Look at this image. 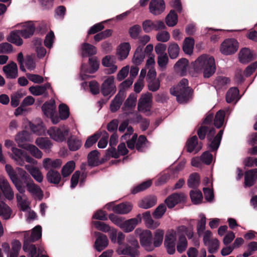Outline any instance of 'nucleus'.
<instances>
[{
	"label": "nucleus",
	"mask_w": 257,
	"mask_h": 257,
	"mask_svg": "<svg viewBox=\"0 0 257 257\" xmlns=\"http://www.w3.org/2000/svg\"><path fill=\"white\" fill-rule=\"evenodd\" d=\"M215 70L214 58L211 56L203 54L198 57L192 63V68L190 70L189 74L193 77H197L202 73L204 78H209L214 74Z\"/></svg>",
	"instance_id": "nucleus-1"
},
{
	"label": "nucleus",
	"mask_w": 257,
	"mask_h": 257,
	"mask_svg": "<svg viewBox=\"0 0 257 257\" xmlns=\"http://www.w3.org/2000/svg\"><path fill=\"white\" fill-rule=\"evenodd\" d=\"M5 170L17 190L20 193L24 194L25 192V188L20 183L18 174L21 178L26 181L30 178V175L22 168L17 167L15 169L10 164H6L5 165Z\"/></svg>",
	"instance_id": "nucleus-2"
},
{
	"label": "nucleus",
	"mask_w": 257,
	"mask_h": 257,
	"mask_svg": "<svg viewBox=\"0 0 257 257\" xmlns=\"http://www.w3.org/2000/svg\"><path fill=\"white\" fill-rule=\"evenodd\" d=\"M191 91L188 80L185 78L182 79L177 86L171 88L170 90L171 94L175 96L180 103H185L189 99Z\"/></svg>",
	"instance_id": "nucleus-3"
},
{
	"label": "nucleus",
	"mask_w": 257,
	"mask_h": 257,
	"mask_svg": "<svg viewBox=\"0 0 257 257\" xmlns=\"http://www.w3.org/2000/svg\"><path fill=\"white\" fill-rule=\"evenodd\" d=\"M128 243L124 245H120L116 250L119 255L124 254L130 255L132 257H138L139 255L138 248L139 244L138 240L132 236H130L127 238Z\"/></svg>",
	"instance_id": "nucleus-4"
},
{
	"label": "nucleus",
	"mask_w": 257,
	"mask_h": 257,
	"mask_svg": "<svg viewBox=\"0 0 257 257\" xmlns=\"http://www.w3.org/2000/svg\"><path fill=\"white\" fill-rule=\"evenodd\" d=\"M135 233L137 235L139 236L141 245L146 250L151 251L155 249L151 231L138 228L135 230Z\"/></svg>",
	"instance_id": "nucleus-5"
},
{
	"label": "nucleus",
	"mask_w": 257,
	"mask_h": 257,
	"mask_svg": "<svg viewBox=\"0 0 257 257\" xmlns=\"http://www.w3.org/2000/svg\"><path fill=\"white\" fill-rule=\"evenodd\" d=\"M47 133L54 141L60 143L66 140V138L69 134V129L66 125H62L59 127L53 126L48 130Z\"/></svg>",
	"instance_id": "nucleus-6"
},
{
	"label": "nucleus",
	"mask_w": 257,
	"mask_h": 257,
	"mask_svg": "<svg viewBox=\"0 0 257 257\" xmlns=\"http://www.w3.org/2000/svg\"><path fill=\"white\" fill-rule=\"evenodd\" d=\"M238 43L233 38L226 39L221 44L220 51L224 55H230L234 54L238 50Z\"/></svg>",
	"instance_id": "nucleus-7"
},
{
	"label": "nucleus",
	"mask_w": 257,
	"mask_h": 257,
	"mask_svg": "<svg viewBox=\"0 0 257 257\" xmlns=\"http://www.w3.org/2000/svg\"><path fill=\"white\" fill-rule=\"evenodd\" d=\"M142 27L144 31L148 33L153 31H159L164 30L166 26L162 21H153L151 20H146L142 23Z\"/></svg>",
	"instance_id": "nucleus-8"
},
{
	"label": "nucleus",
	"mask_w": 257,
	"mask_h": 257,
	"mask_svg": "<svg viewBox=\"0 0 257 257\" xmlns=\"http://www.w3.org/2000/svg\"><path fill=\"white\" fill-rule=\"evenodd\" d=\"M89 64L91 67L89 69H87L86 65L84 64L81 66L80 75L82 80L87 79L88 77V74L94 73L99 68V61L96 57L90 58Z\"/></svg>",
	"instance_id": "nucleus-9"
},
{
	"label": "nucleus",
	"mask_w": 257,
	"mask_h": 257,
	"mask_svg": "<svg viewBox=\"0 0 257 257\" xmlns=\"http://www.w3.org/2000/svg\"><path fill=\"white\" fill-rule=\"evenodd\" d=\"M114 77L109 76L105 77L101 85V92L103 95H112L116 91Z\"/></svg>",
	"instance_id": "nucleus-10"
},
{
	"label": "nucleus",
	"mask_w": 257,
	"mask_h": 257,
	"mask_svg": "<svg viewBox=\"0 0 257 257\" xmlns=\"http://www.w3.org/2000/svg\"><path fill=\"white\" fill-rule=\"evenodd\" d=\"M152 95L150 93L142 94L139 100L138 110L142 112L149 111L152 107Z\"/></svg>",
	"instance_id": "nucleus-11"
},
{
	"label": "nucleus",
	"mask_w": 257,
	"mask_h": 257,
	"mask_svg": "<svg viewBox=\"0 0 257 257\" xmlns=\"http://www.w3.org/2000/svg\"><path fill=\"white\" fill-rule=\"evenodd\" d=\"M26 189L31 195L38 199L41 200L43 197V192L41 188L36 184L30 177L28 180L26 182Z\"/></svg>",
	"instance_id": "nucleus-12"
},
{
	"label": "nucleus",
	"mask_w": 257,
	"mask_h": 257,
	"mask_svg": "<svg viewBox=\"0 0 257 257\" xmlns=\"http://www.w3.org/2000/svg\"><path fill=\"white\" fill-rule=\"evenodd\" d=\"M208 134L207 136V139L210 142V147L212 150H216L219 146L221 138L223 133V130H220L217 135L212 140L213 137L214 136L215 133V130L214 128H211L209 130H208Z\"/></svg>",
	"instance_id": "nucleus-13"
},
{
	"label": "nucleus",
	"mask_w": 257,
	"mask_h": 257,
	"mask_svg": "<svg viewBox=\"0 0 257 257\" xmlns=\"http://www.w3.org/2000/svg\"><path fill=\"white\" fill-rule=\"evenodd\" d=\"M137 95L135 93L130 94L122 107L123 113L127 116L133 114L136 105Z\"/></svg>",
	"instance_id": "nucleus-14"
},
{
	"label": "nucleus",
	"mask_w": 257,
	"mask_h": 257,
	"mask_svg": "<svg viewBox=\"0 0 257 257\" xmlns=\"http://www.w3.org/2000/svg\"><path fill=\"white\" fill-rule=\"evenodd\" d=\"M149 11L154 16H158L163 13L165 10L164 0H151L149 4Z\"/></svg>",
	"instance_id": "nucleus-15"
},
{
	"label": "nucleus",
	"mask_w": 257,
	"mask_h": 257,
	"mask_svg": "<svg viewBox=\"0 0 257 257\" xmlns=\"http://www.w3.org/2000/svg\"><path fill=\"white\" fill-rule=\"evenodd\" d=\"M24 235V241L34 242L39 239L42 236V227L40 225L35 226L32 230L31 233L28 231L23 232Z\"/></svg>",
	"instance_id": "nucleus-16"
},
{
	"label": "nucleus",
	"mask_w": 257,
	"mask_h": 257,
	"mask_svg": "<svg viewBox=\"0 0 257 257\" xmlns=\"http://www.w3.org/2000/svg\"><path fill=\"white\" fill-rule=\"evenodd\" d=\"M94 234L97 236V238L94 242V248L97 251L100 252L108 245V240L105 235L99 232L95 231Z\"/></svg>",
	"instance_id": "nucleus-17"
},
{
	"label": "nucleus",
	"mask_w": 257,
	"mask_h": 257,
	"mask_svg": "<svg viewBox=\"0 0 257 257\" xmlns=\"http://www.w3.org/2000/svg\"><path fill=\"white\" fill-rule=\"evenodd\" d=\"M12 153H9L11 158L15 163L20 166H23L25 164L24 156L25 152L21 149L16 147L11 148Z\"/></svg>",
	"instance_id": "nucleus-18"
},
{
	"label": "nucleus",
	"mask_w": 257,
	"mask_h": 257,
	"mask_svg": "<svg viewBox=\"0 0 257 257\" xmlns=\"http://www.w3.org/2000/svg\"><path fill=\"white\" fill-rule=\"evenodd\" d=\"M131 47L129 43H120L116 49V55L119 60L125 59L128 56Z\"/></svg>",
	"instance_id": "nucleus-19"
},
{
	"label": "nucleus",
	"mask_w": 257,
	"mask_h": 257,
	"mask_svg": "<svg viewBox=\"0 0 257 257\" xmlns=\"http://www.w3.org/2000/svg\"><path fill=\"white\" fill-rule=\"evenodd\" d=\"M0 188L7 199L10 200L13 199L14 193L10 184L6 179L3 177L0 180Z\"/></svg>",
	"instance_id": "nucleus-20"
},
{
	"label": "nucleus",
	"mask_w": 257,
	"mask_h": 257,
	"mask_svg": "<svg viewBox=\"0 0 257 257\" xmlns=\"http://www.w3.org/2000/svg\"><path fill=\"white\" fill-rule=\"evenodd\" d=\"M62 164V161L59 159H52L46 158L43 160L42 166L46 170H55L59 168Z\"/></svg>",
	"instance_id": "nucleus-21"
},
{
	"label": "nucleus",
	"mask_w": 257,
	"mask_h": 257,
	"mask_svg": "<svg viewBox=\"0 0 257 257\" xmlns=\"http://www.w3.org/2000/svg\"><path fill=\"white\" fill-rule=\"evenodd\" d=\"M3 71L9 79H15L18 76V66L16 63L11 62L3 67Z\"/></svg>",
	"instance_id": "nucleus-22"
},
{
	"label": "nucleus",
	"mask_w": 257,
	"mask_h": 257,
	"mask_svg": "<svg viewBox=\"0 0 257 257\" xmlns=\"http://www.w3.org/2000/svg\"><path fill=\"white\" fill-rule=\"evenodd\" d=\"M18 26L22 28V29L20 30L21 35L25 38H28L32 36L35 31V27L31 22L22 23L18 25Z\"/></svg>",
	"instance_id": "nucleus-23"
},
{
	"label": "nucleus",
	"mask_w": 257,
	"mask_h": 257,
	"mask_svg": "<svg viewBox=\"0 0 257 257\" xmlns=\"http://www.w3.org/2000/svg\"><path fill=\"white\" fill-rule=\"evenodd\" d=\"M185 195L183 193H174L168 196L165 200V202L168 208L174 207L176 204L183 201Z\"/></svg>",
	"instance_id": "nucleus-24"
},
{
	"label": "nucleus",
	"mask_w": 257,
	"mask_h": 257,
	"mask_svg": "<svg viewBox=\"0 0 257 257\" xmlns=\"http://www.w3.org/2000/svg\"><path fill=\"white\" fill-rule=\"evenodd\" d=\"M137 217L140 218L139 221L138 218H134L126 220H123L120 228L125 232H130L133 231L139 221H141V214H138Z\"/></svg>",
	"instance_id": "nucleus-25"
},
{
	"label": "nucleus",
	"mask_w": 257,
	"mask_h": 257,
	"mask_svg": "<svg viewBox=\"0 0 257 257\" xmlns=\"http://www.w3.org/2000/svg\"><path fill=\"white\" fill-rule=\"evenodd\" d=\"M239 61L242 63H246L255 58V53L247 48L242 49L239 54Z\"/></svg>",
	"instance_id": "nucleus-26"
},
{
	"label": "nucleus",
	"mask_w": 257,
	"mask_h": 257,
	"mask_svg": "<svg viewBox=\"0 0 257 257\" xmlns=\"http://www.w3.org/2000/svg\"><path fill=\"white\" fill-rule=\"evenodd\" d=\"M142 216L145 224L148 228L155 229L160 226V222L159 221L154 220L153 219L149 211L143 213Z\"/></svg>",
	"instance_id": "nucleus-27"
},
{
	"label": "nucleus",
	"mask_w": 257,
	"mask_h": 257,
	"mask_svg": "<svg viewBox=\"0 0 257 257\" xmlns=\"http://www.w3.org/2000/svg\"><path fill=\"white\" fill-rule=\"evenodd\" d=\"M25 168L28 171L32 177L38 183L43 180V176L40 170L37 167L26 165Z\"/></svg>",
	"instance_id": "nucleus-28"
},
{
	"label": "nucleus",
	"mask_w": 257,
	"mask_h": 257,
	"mask_svg": "<svg viewBox=\"0 0 257 257\" xmlns=\"http://www.w3.org/2000/svg\"><path fill=\"white\" fill-rule=\"evenodd\" d=\"M118 130L121 133L124 132L125 130L126 131L124 134L121 137V140L122 141L127 140L134 132L133 127L131 126L128 125V120L127 119L121 123L119 126Z\"/></svg>",
	"instance_id": "nucleus-29"
},
{
	"label": "nucleus",
	"mask_w": 257,
	"mask_h": 257,
	"mask_svg": "<svg viewBox=\"0 0 257 257\" xmlns=\"http://www.w3.org/2000/svg\"><path fill=\"white\" fill-rule=\"evenodd\" d=\"M157 203V198L154 196H149L144 198L138 203L142 208L148 209L154 206Z\"/></svg>",
	"instance_id": "nucleus-30"
},
{
	"label": "nucleus",
	"mask_w": 257,
	"mask_h": 257,
	"mask_svg": "<svg viewBox=\"0 0 257 257\" xmlns=\"http://www.w3.org/2000/svg\"><path fill=\"white\" fill-rule=\"evenodd\" d=\"M175 70L181 75H185L188 68V61L185 58L180 59L175 65Z\"/></svg>",
	"instance_id": "nucleus-31"
},
{
	"label": "nucleus",
	"mask_w": 257,
	"mask_h": 257,
	"mask_svg": "<svg viewBox=\"0 0 257 257\" xmlns=\"http://www.w3.org/2000/svg\"><path fill=\"white\" fill-rule=\"evenodd\" d=\"M245 187L251 186L257 178V169H254L247 171L245 174Z\"/></svg>",
	"instance_id": "nucleus-32"
},
{
	"label": "nucleus",
	"mask_w": 257,
	"mask_h": 257,
	"mask_svg": "<svg viewBox=\"0 0 257 257\" xmlns=\"http://www.w3.org/2000/svg\"><path fill=\"white\" fill-rule=\"evenodd\" d=\"M51 88L50 84L47 83L44 85L31 86L29 91L34 95L39 96L45 94L48 89Z\"/></svg>",
	"instance_id": "nucleus-33"
},
{
	"label": "nucleus",
	"mask_w": 257,
	"mask_h": 257,
	"mask_svg": "<svg viewBox=\"0 0 257 257\" xmlns=\"http://www.w3.org/2000/svg\"><path fill=\"white\" fill-rule=\"evenodd\" d=\"M133 205L130 202H124L115 206L113 212L120 214H125L129 213L132 209Z\"/></svg>",
	"instance_id": "nucleus-34"
},
{
	"label": "nucleus",
	"mask_w": 257,
	"mask_h": 257,
	"mask_svg": "<svg viewBox=\"0 0 257 257\" xmlns=\"http://www.w3.org/2000/svg\"><path fill=\"white\" fill-rule=\"evenodd\" d=\"M42 110L44 114L48 117L53 116L55 113L56 106L54 100H51L48 102L45 103L42 107Z\"/></svg>",
	"instance_id": "nucleus-35"
},
{
	"label": "nucleus",
	"mask_w": 257,
	"mask_h": 257,
	"mask_svg": "<svg viewBox=\"0 0 257 257\" xmlns=\"http://www.w3.org/2000/svg\"><path fill=\"white\" fill-rule=\"evenodd\" d=\"M81 54L83 57L91 56L97 53L96 48L88 43H84L81 46Z\"/></svg>",
	"instance_id": "nucleus-36"
},
{
	"label": "nucleus",
	"mask_w": 257,
	"mask_h": 257,
	"mask_svg": "<svg viewBox=\"0 0 257 257\" xmlns=\"http://www.w3.org/2000/svg\"><path fill=\"white\" fill-rule=\"evenodd\" d=\"M124 99V94L122 93H118L110 103V109L111 111L115 112L118 110Z\"/></svg>",
	"instance_id": "nucleus-37"
},
{
	"label": "nucleus",
	"mask_w": 257,
	"mask_h": 257,
	"mask_svg": "<svg viewBox=\"0 0 257 257\" xmlns=\"http://www.w3.org/2000/svg\"><path fill=\"white\" fill-rule=\"evenodd\" d=\"M31 242L27 241V240L24 241L23 248L25 252L29 253L30 257H39L37 253V248L35 245L30 244ZM41 257H48L46 255H42Z\"/></svg>",
	"instance_id": "nucleus-38"
},
{
	"label": "nucleus",
	"mask_w": 257,
	"mask_h": 257,
	"mask_svg": "<svg viewBox=\"0 0 257 257\" xmlns=\"http://www.w3.org/2000/svg\"><path fill=\"white\" fill-rule=\"evenodd\" d=\"M46 178L49 183L55 184H58L61 179L60 173L55 170H49L47 173Z\"/></svg>",
	"instance_id": "nucleus-39"
},
{
	"label": "nucleus",
	"mask_w": 257,
	"mask_h": 257,
	"mask_svg": "<svg viewBox=\"0 0 257 257\" xmlns=\"http://www.w3.org/2000/svg\"><path fill=\"white\" fill-rule=\"evenodd\" d=\"M239 91L236 87H232L229 89L226 95V100L228 103H236L240 98L238 96Z\"/></svg>",
	"instance_id": "nucleus-40"
},
{
	"label": "nucleus",
	"mask_w": 257,
	"mask_h": 257,
	"mask_svg": "<svg viewBox=\"0 0 257 257\" xmlns=\"http://www.w3.org/2000/svg\"><path fill=\"white\" fill-rule=\"evenodd\" d=\"M187 148L188 152L191 153L194 151L197 152L201 149V147L198 145V139L196 136H193L189 139L187 142Z\"/></svg>",
	"instance_id": "nucleus-41"
},
{
	"label": "nucleus",
	"mask_w": 257,
	"mask_h": 257,
	"mask_svg": "<svg viewBox=\"0 0 257 257\" xmlns=\"http://www.w3.org/2000/svg\"><path fill=\"white\" fill-rule=\"evenodd\" d=\"M164 236V230L157 229L154 232L153 244L154 247H158L162 244Z\"/></svg>",
	"instance_id": "nucleus-42"
},
{
	"label": "nucleus",
	"mask_w": 257,
	"mask_h": 257,
	"mask_svg": "<svg viewBox=\"0 0 257 257\" xmlns=\"http://www.w3.org/2000/svg\"><path fill=\"white\" fill-rule=\"evenodd\" d=\"M21 31L20 30L14 31L11 33L8 38V41L15 44L17 46H21L23 44V40L21 38Z\"/></svg>",
	"instance_id": "nucleus-43"
},
{
	"label": "nucleus",
	"mask_w": 257,
	"mask_h": 257,
	"mask_svg": "<svg viewBox=\"0 0 257 257\" xmlns=\"http://www.w3.org/2000/svg\"><path fill=\"white\" fill-rule=\"evenodd\" d=\"M194 46V40L192 38H185L183 44V50L185 53L191 55L193 53Z\"/></svg>",
	"instance_id": "nucleus-44"
},
{
	"label": "nucleus",
	"mask_w": 257,
	"mask_h": 257,
	"mask_svg": "<svg viewBox=\"0 0 257 257\" xmlns=\"http://www.w3.org/2000/svg\"><path fill=\"white\" fill-rule=\"evenodd\" d=\"M142 47H138L134 53V57L132 59V62L135 65H138L141 64L143 61L145 55L143 53Z\"/></svg>",
	"instance_id": "nucleus-45"
},
{
	"label": "nucleus",
	"mask_w": 257,
	"mask_h": 257,
	"mask_svg": "<svg viewBox=\"0 0 257 257\" xmlns=\"http://www.w3.org/2000/svg\"><path fill=\"white\" fill-rule=\"evenodd\" d=\"M67 143L69 149L72 151L78 150L82 145L81 141L73 136L69 137Z\"/></svg>",
	"instance_id": "nucleus-46"
},
{
	"label": "nucleus",
	"mask_w": 257,
	"mask_h": 257,
	"mask_svg": "<svg viewBox=\"0 0 257 257\" xmlns=\"http://www.w3.org/2000/svg\"><path fill=\"white\" fill-rule=\"evenodd\" d=\"M12 214V210L9 206L3 201H0V216L4 219H8Z\"/></svg>",
	"instance_id": "nucleus-47"
},
{
	"label": "nucleus",
	"mask_w": 257,
	"mask_h": 257,
	"mask_svg": "<svg viewBox=\"0 0 257 257\" xmlns=\"http://www.w3.org/2000/svg\"><path fill=\"white\" fill-rule=\"evenodd\" d=\"M12 214V210L9 206L3 201H0V216L4 219H8Z\"/></svg>",
	"instance_id": "nucleus-48"
},
{
	"label": "nucleus",
	"mask_w": 257,
	"mask_h": 257,
	"mask_svg": "<svg viewBox=\"0 0 257 257\" xmlns=\"http://www.w3.org/2000/svg\"><path fill=\"white\" fill-rule=\"evenodd\" d=\"M23 148L28 151L34 157L37 159H41L42 157V152L34 145H27Z\"/></svg>",
	"instance_id": "nucleus-49"
},
{
	"label": "nucleus",
	"mask_w": 257,
	"mask_h": 257,
	"mask_svg": "<svg viewBox=\"0 0 257 257\" xmlns=\"http://www.w3.org/2000/svg\"><path fill=\"white\" fill-rule=\"evenodd\" d=\"M178 235L185 236L186 235L189 239L192 238L193 236V230L192 227L187 228L182 225L178 227L177 229Z\"/></svg>",
	"instance_id": "nucleus-50"
},
{
	"label": "nucleus",
	"mask_w": 257,
	"mask_h": 257,
	"mask_svg": "<svg viewBox=\"0 0 257 257\" xmlns=\"http://www.w3.org/2000/svg\"><path fill=\"white\" fill-rule=\"evenodd\" d=\"M171 173V171L170 170H166L160 173L158 176L155 185L156 186H160L166 183L170 179Z\"/></svg>",
	"instance_id": "nucleus-51"
},
{
	"label": "nucleus",
	"mask_w": 257,
	"mask_h": 257,
	"mask_svg": "<svg viewBox=\"0 0 257 257\" xmlns=\"http://www.w3.org/2000/svg\"><path fill=\"white\" fill-rule=\"evenodd\" d=\"M15 141L18 144L19 147L23 148V144L26 141H29V134L26 131H23L19 133L15 137Z\"/></svg>",
	"instance_id": "nucleus-52"
},
{
	"label": "nucleus",
	"mask_w": 257,
	"mask_h": 257,
	"mask_svg": "<svg viewBox=\"0 0 257 257\" xmlns=\"http://www.w3.org/2000/svg\"><path fill=\"white\" fill-rule=\"evenodd\" d=\"M75 164L73 161L68 162L62 168V175L64 177H66L70 175L75 169Z\"/></svg>",
	"instance_id": "nucleus-53"
},
{
	"label": "nucleus",
	"mask_w": 257,
	"mask_h": 257,
	"mask_svg": "<svg viewBox=\"0 0 257 257\" xmlns=\"http://www.w3.org/2000/svg\"><path fill=\"white\" fill-rule=\"evenodd\" d=\"M168 51L171 59H176L178 56L180 48L177 43L172 42L170 43Z\"/></svg>",
	"instance_id": "nucleus-54"
},
{
	"label": "nucleus",
	"mask_w": 257,
	"mask_h": 257,
	"mask_svg": "<svg viewBox=\"0 0 257 257\" xmlns=\"http://www.w3.org/2000/svg\"><path fill=\"white\" fill-rule=\"evenodd\" d=\"M204 243L205 245L207 246L208 252L211 253H213L217 251L219 244V241L216 238L212 239Z\"/></svg>",
	"instance_id": "nucleus-55"
},
{
	"label": "nucleus",
	"mask_w": 257,
	"mask_h": 257,
	"mask_svg": "<svg viewBox=\"0 0 257 257\" xmlns=\"http://www.w3.org/2000/svg\"><path fill=\"white\" fill-rule=\"evenodd\" d=\"M36 144L41 149L47 150L52 146L51 141L48 138H39L35 142Z\"/></svg>",
	"instance_id": "nucleus-56"
},
{
	"label": "nucleus",
	"mask_w": 257,
	"mask_h": 257,
	"mask_svg": "<svg viewBox=\"0 0 257 257\" xmlns=\"http://www.w3.org/2000/svg\"><path fill=\"white\" fill-rule=\"evenodd\" d=\"M178 17L174 10H171L166 18V23L169 27H173L176 25Z\"/></svg>",
	"instance_id": "nucleus-57"
},
{
	"label": "nucleus",
	"mask_w": 257,
	"mask_h": 257,
	"mask_svg": "<svg viewBox=\"0 0 257 257\" xmlns=\"http://www.w3.org/2000/svg\"><path fill=\"white\" fill-rule=\"evenodd\" d=\"M178 236L179 239L177 243V250L179 253H182L186 249L188 242L185 236Z\"/></svg>",
	"instance_id": "nucleus-58"
},
{
	"label": "nucleus",
	"mask_w": 257,
	"mask_h": 257,
	"mask_svg": "<svg viewBox=\"0 0 257 257\" xmlns=\"http://www.w3.org/2000/svg\"><path fill=\"white\" fill-rule=\"evenodd\" d=\"M99 153L96 150L91 152L88 155V163L90 166H95L98 165Z\"/></svg>",
	"instance_id": "nucleus-59"
},
{
	"label": "nucleus",
	"mask_w": 257,
	"mask_h": 257,
	"mask_svg": "<svg viewBox=\"0 0 257 257\" xmlns=\"http://www.w3.org/2000/svg\"><path fill=\"white\" fill-rule=\"evenodd\" d=\"M225 117V112L223 110H219L215 115L214 124L217 128H220L222 125Z\"/></svg>",
	"instance_id": "nucleus-60"
},
{
	"label": "nucleus",
	"mask_w": 257,
	"mask_h": 257,
	"mask_svg": "<svg viewBox=\"0 0 257 257\" xmlns=\"http://www.w3.org/2000/svg\"><path fill=\"white\" fill-rule=\"evenodd\" d=\"M190 195L194 204H197L201 202L203 197L200 191L198 190H191L190 192Z\"/></svg>",
	"instance_id": "nucleus-61"
},
{
	"label": "nucleus",
	"mask_w": 257,
	"mask_h": 257,
	"mask_svg": "<svg viewBox=\"0 0 257 257\" xmlns=\"http://www.w3.org/2000/svg\"><path fill=\"white\" fill-rule=\"evenodd\" d=\"M228 78L224 77H218L214 81V85L216 89H220L225 87L229 83Z\"/></svg>",
	"instance_id": "nucleus-62"
},
{
	"label": "nucleus",
	"mask_w": 257,
	"mask_h": 257,
	"mask_svg": "<svg viewBox=\"0 0 257 257\" xmlns=\"http://www.w3.org/2000/svg\"><path fill=\"white\" fill-rule=\"evenodd\" d=\"M18 204L23 211H26L28 208V204L27 201V197L25 195L17 194L16 195Z\"/></svg>",
	"instance_id": "nucleus-63"
},
{
	"label": "nucleus",
	"mask_w": 257,
	"mask_h": 257,
	"mask_svg": "<svg viewBox=\"0 0 257 257\" xmlns=\"http://www.w3.org/2000/svg\"><path fill=\"white\" fill-rule=\"evenodd\" d=\"M200 178L198 174L194 173L191 174L188 180V185L190 188H196L199 184Z\"/></svg>",
	"instance_id": "nucleus-64"
}]
</instances>
